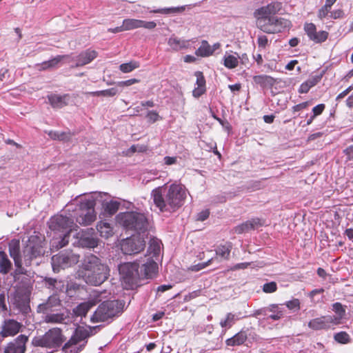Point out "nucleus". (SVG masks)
<instances>
[{"mask_svg":"<svg viewBox=\"0 0 353 353\" xmlns=\"http://www.w3.org/2000/svg\"><path fill=\"white\" fill-rule=\"evenodd\" d=\"M141 23L140 28H144L149 30L154 29L157 26L154 21H145L141 20Z\"/></svg>","mask_w":353,"mask_h":353,"instance_id":"nucleus-59","label":"nucleus"},{"mask_svg":"<svg viewBox=\"0 0 353 353\" xmlns=\"http://www.w3.org/2000/svg\"><path fill=\"white\" fill-rule=\"evenodd\" d=\"M262 225L261 220L259 218H254L236 226L234 228V232L236 234H243L251 230H255Z\"/></svg>","mask_w":353,"mask_h":353,"instance_id":"nucleus-26","label":"nucleus"},{"mask_svg":"<svg viewBox=\"0 0 353 353\" xmlns=\"http://www.w3.org/2000/svg\"><path fill=\"white\" fill-rule=\"evenodd\" d=\"M139 67V63L137 61H130L128 63H122L120 65L119 68L120 70L124 72L128 73L130 72H132L136 68H138Z\"/></svg>","mask_w":353,"mask_h":353,"instance_id":"nucleus-44","label":"nucleus"},{"mask_svg":"<svg viewBox=\"0 0 353 353\" xmlns=\"http://www.w3.org/2000/svg\"><path fill=\"white\" fill-rule=\"evenodd\" d=\"M241 318L239 314L228 312L225 317L221 320L220 325L223 328L230 329Z\"/></svg>","mask_w":353,"mask_h":353,"instance_id":"nucleus-33","label":"nucleus"},{"mask_svg":"<svg viewBox=\"0 0 353 353\" xmlns=\"http://www.w3.org/2000/svg\"><path fill=\"white\" fill-rule=\"evenodd\" d=\"M9 252L17 267L15 273L17 274H25L26 271L22 268L23 262L19 255V242L18 241H12L9 243Z\"/></svg>","mask_w":353,"mask_h":353,"instance_id":"nucleus-20","label":"nucleus"},{"mask_svg":"<svg viewBox=\"0 0 353 353\" xmlns=\"http://www.w3.org/2000/svg\"><path fill=\"white\" fill-rule=\"evenodd\" d=\"M146 117L148 121L152 123L157 121L159 118L158 113L155 111H149Z\"/></svg>","mask_w":353,"mask_h":353,"instance_id":"nucleus-60","label":"nucleus"},{"mask_svg":"<svg viewBox=\"0 0 353 353\" xmlns=\"http://www.w3.org/2000/svg\"><path fill=\"white\" fill-rule=\"evenodd\" d=\"M57 302L55 296L49 297L46 303L39 304L37 306V312L44 314L43 321L47 323H62L69 324L72 321V316H70L69 312L51 313L49 311L51 307Z\"/></svg>","mask_w":353,"mask_h":353,"instance_id":"nucleus-8","label":"nucleus"},{"mask_svg":"<svg viewBox=\"0 0 353 353\" xmlns=\"http://www.w3.org/2000/svg\"><path fill=\"white\" fill-rule=\"evenodd\" d=\"M277 290L276 283L274 281H271L269 283H266L263 285V291L265 293H273L276 292Z\"/></svg>","mask_w":353,"mask_h":353,"instance_id":"nucleus-51","label":"nucleus"},{"mask_svg":"<svg viewBox=\"0 0 353 353\" xmlns=\"http://www.w3.org/2000/svg\"><path fill=\"white\" fill-rule=\"evenodd\" d=\"M70 58V55H57L55 57L48 60V62L51 68H54L58 67L61 61L64 59H69Z\"/></svg>","mask_w":353,"mask_h":353,"instance_id":"nucleus-48","label":"nucleus"},{"mask_svg":"<svg viewBox=\"0 0 353 353\" xmlns=\"http://www.w3.org/2000/svg\"><path fill=\"white\" fill-rule=\"evenodd\" d=\"M64 341V336L60 328L54 327L49 330L45 334L34 337L32 344L37 347L55 348L59 347Z\"/></svg>","mask_w":353,"mask_h":353,"instance_id":"nucleus-11","label":"nucleus"},{"mask_svg":"<svg viewBox=\"0 0 353 353\" xmlns=\"http://www.w3.org/2000/svg\"><path fill=\"white\" fill-rule=\"evenodd\" d=\"M139 81V79H130L126 81H122L117 83L119 86H130L132 84L137 83Z\"/></svg>","mask_w":353,"mask_h":353,"instance_id":"nucleus-61","label":"nucleus"},{"mask_svg":"<svg viewBox=\"0 0 353 353\" xmlns=\"http://www.w3.org/2000/svg\"><path fill=\"white\" fill-rule=\"evenodd\" d=\"M161 243L159 239H152L150 241L148 254L142 260V266L144 268V274L148 276H154L157 271V261L159 260L161 253Z\"/></svg>","mask_w":353,"mask_h":353,"instance_id":"nucleus-9","label":"nucleus"},{"mask_svg":"<svg viewBox=\"0 0 353 353\" xmlns=\"http://www.w3.org/2000/svg\"><path fill=\"white\" fill-rule=\"evenodd\" d=\"M12 265L4 252H0V273L8 274L12 269Z\"/></svg>","mask_w":353,"mask_h":353,"instance_id":"nucleus-36","label":"nucleus"},{"mask_svg":"<svg viewBox=\"0 0 353 353\" xmlns=\"http://www.w3.org/2000/svg\"><path fill=\"white\" fill-rule=\"evenodd\" d=\"M8 299H10V303L14 305L17 308L23 312L28 310V305H27L26 299L20 292H15L14 294H11Z\"/></svg>","mask_w":353,"mask_h":353,"instance_id":"nucleus-27","label":"nucleus"},{"mask_svg":"<svg viewBox=\"0 0 353 353\" xmlns=\"http://www.w3.org/2000/svg\"><path fill=\"white\" fill-rule=\"evenodd\" d=\"M141 20L134 19H126L123 21V26L125 30H130L140 28Z\"/></svg>","mask_w":353,"mask_h":353,"instance_id":"nucleus-42","label":"nucleus"},{"mask_svg":"<svg viewBox=\"0 0 353 353\" xmlns=\"http://www.w3.org/2000/svg\"><path fill=\"white\" fill-rule=\"evenodd\" d=\"M184 10L183 7H170V8H159L157 10H154L150 11V12L152 13H161L163 14H174L178 13L180 12H182Z\"/></svg>","mask_w":353,"mask_h":353,"instance_id":"nucleus-43","label":"nucleus"},{"mask_svg":"<svg viewBox=\"0 0 353 353\" xmlns=\"http://www.w3.org/2000/svg\"><path fill=\"white\" fill-rule=\"evenodd\" d=\"M285 305L289 310H299L300 309V301L298 299H294L286 302Z\"/></svg>","mask_w":353,"mask_h":353,"instance_id":"nucleus-52","label":"nucleus"},{"mask_svg":"<svg viewBox=\"0 0 353 353\" xmlns=\"http://www.w3.org/2000/svg\"><path fill=\"white\" fill-rule=\"evenodd\" d=\"M311 88L312 87L310 86L309 83L307 81H305V82L301 84L299 88V92L301 94L307 93Z\"/></svg>","mask_w":353,"mask_h":353,"instance_id":"nucleus-58","label":"nucleus"},{"mask_svg":"<svg viewBox=\"0 0 353 353\" xmlns=\"http://www.w3.org/2000/svg\"><path fill=\"white\" fill-rule=\"evenodd\" d=\"M97 56V52L95 50L88 49L82 52H81L76 57H71L69 59L70 61H75L74 67H80L83 66L89 63H90L92 60H94Z\"/></svg>","mask_w":353,"mask_h":353,"instance_id":"nucleus-23","label":"nucleus"},{"mask_svg":"<svg viewBox=\"0 0 353 353\" xmlns=\"http://www.w3.org/2000/svg\"><path fill=\"white\" fill-rule=\"evenodd\" d=\"M21 325L15 320L8 319L3 321L0 331V343L5 337L17 334L21 329Z\"/></svg>","mask_w":353,"mask_h":353,"instance_id":"nucleus-18","label":"nucleus"},{"mask_svg":"<svg viewBox=\"0 0 353 353\" xmlns=\"http://www.w3.org/2000/svg\"><path fill=\"white\" fill-rule=\"evenodd\" d=\"M253 79L256 84H259L261 86H272L275 83L273 77L265 74L254 76Z\"/></svg>","mask_w":353,"mask_h":353,"instance_id":"nucleus-37","label":"nucleus"},{"mask_svg":"<svg viewBox=\"0 0 353 353\" xmlns=\"http://www.w3.org/2000/svg\"><path fill=\"white\" fill-rule=\"evenodd\" d=\"M44 282L46 286L55 291L61 290L64 286L63 282L62 281H58L55 279L46 277L44 279Z\"/></svg>","mask_w":353,"mask_h":353,"instance_id":"nucleus-40","label":"nucleus"},{"mask_svg":"<svg viewBox=\"0 0 353 353\" xmlns=\"http://www.w3.org/2000/svg\"><path fill=\"white\" fill-rule=\"evenodd\" d=\"M331 8L327 7V6L324 5L318 12V17L320 19H323L326 17L328 14L330 12Z\"/></svg>","mask_w":353,"mask_h":353,"instance_id":"nucleus-55","label":"nucleus"},{"mask_svg":"<svg viewBox=\"0 0 353 353\" xmlns=\"http://www.w3.org/2000/svg\"><path fill=\"white\" fill-rule=\"evenodd\" d=\"M124 303L118 300L102 302L90 317L92 323L112 319L123 312Z\"/></svg>","mask_w":353,"mask_h":353,"instance_id":"nucleus-4","label":"nucleus"},{"mask_svg":"<svg viewBox=\"0 0 353 353\" xmlns=\"http://www.w3.org/2000/svg\"><path fill=\"white\" fill-rule=\"evenodd\" d=\"M205 88L197 86L196 88H195L193 90L192 95L196 98H199L205 92Z\"/></svg>","mask_w":353,"mask_h":353,"instance_id":"nucleus-64","label":"nucleus"},{"mask_svg":"<svg viewBox=\"0 0 353 353\" xmlns=\"http://www.w3.org/2000/svg\"><path fill=\"white\" fill-rule=\"evenodd\" d=\"M101 294L100 292L94 291L87 301L81 303L73 309V314L81 319L85 317L89 310L101 301Z\"/></svg>","mask_w":353,"mask_h":353,"instance_id":"nucleus-14","label":"nucleus"},{"mask_svg":"<svg viewBox=\"0 0 353 353\" xmlns=\"http://www.w3.org/2000/svg\"><path fill=\"white\" fill-rule=\"evenodd\" d=\"M165 190L166 185L158 187L152 191L151 196L154 205L159 209L161 212H170V208L165 206L167 204V196H165V193H164Z\"/></svg>","mask_w":353,"mask_h":353,"instance_id":"nucleus-17","label":"nucleus"},{"mask_svg":"<svg viewBox=\"0 0 353 353\" xmlns=\"http://www.w3.org/2000/svg\"><path fill=\"white\" fill-rule=\"evenodd\" d=\"M70 99L69 94H51L48 96V101L54 108H61L68 105Z\"/></svg>","mask_w":353,"mask_h":353,"instance_id":"nucleus-28","label":"nucleus"},{"mask_svg":"<svg viewBox=\"0 0 353 353\" xmlns=\"http://www.w3.org/2000/svg\"><path fill=\"white\" fill-rule=\"evenodd\" d=\"M82 267L85 270L84 279L88 284L99 285L108 277V267L102 263L101 260L93 254L85 256Z\"/></svg>","mask_w":353,"mask_h":353,"instance_id":"nucleus-1","label":"nucleus"},{"mask_svg":"<svg viewBox=\"0 0 353 353\" xmlns=\"http://www.w3.org/2000/svg\"><path fill=\"white\" fill-rule=\"evenodd\" d=\"M121 250L125 254H135L142 251L145 246V241L141 233L123 239L120 243Z\"/></svg>","mask_w":353,"mask_h":353,"instance_id":"nucleus-13","label":"nucleus"},{"mask_svg":"<svg viewBox=\"0 0 353 353\" xmlns=\"http://www.w3.org/2000/svg\"><path fill=\"white\" fill-rule=\"evenodd\" d=\"M98 327H77L61 349L62 353H79L85 347L88 339L96 333Z\"/></svg>","mask_w":353,"mask_h":353,"instance_id":"nucleus-3","label":"nucleus"},{"mask_svg":"<svg viewBox=\"0 0 353 353\" xmlns=\"http://www.w3.org/2000/svg\"><path fill=\"white\" fill-rule=\"evenodd\" d=\"M119 274L123 281L129 287L132 286L137 283L139 279L152 278L144 274V268L142 266V260L139 263H125L120 265L119 268Z\"/></svg>","mask_w":353,"mask_h":353,"instance_id":"nucleus-7","label":"nucleus"},{"mask_svg":"<svg viewBox=\"0 0 353 353\" xmlns=\"http://www.w3.org/2000/svg\"><path fill=\"white\" fill-rule=\"evenodd\" d=\"M322 76L321 75H316L314 76L309 79L307 80V81L309 83L310 86L312 88L314 85H316L321 79Z\"/></svg>","mask_w":353,"mask_h":353,"instance_id":"nucleus-62","label":"nucleus"},{"mask_svg":"<svg viewBox=\"0 0 353 353\" xmlns=\"http://www.w3.org/2000/svg\"><path fill=\"white\" fill-rule=\"evenodd\" d=\"M232 250V245L228 243L225 245H220L215 249L216 256L214 260L217 259V256H220L224 260L229 259L230 252Z\"/></svg>","mask_w":353,"mask_h":353,"instance_id":"nucleus-35","label":"nucleus"},{"mask_svg":"<svg viewBox=\"0 0 353 353\" xmlns=\"http://www.w3.org/2000/svg\"><path fill=\"white\" fill-rule=\"evenodd\" d=\"M336 341L341 344H346L350 341V335L345 332H340L334 334Z\"/></svg>","mask_w":353,"mask_h":353,"instance_id":"nucleus-47","label":"nucleus"},{"mask_svg":"<svg viewBox=\"0 0 353 353\" xmlns=\"http://www.w3.org/2000/svg\"><path fill=\"white\" fill-rule=\"evenodd\" d=\"M117 221L126 230L143 233L148 228L145 216L137 212H121L117 216Z\"/></svg>","mask_w":353,"mask_h":353,"instance_id":"nucleus-6","label":"nucleus"},{"mask_svg":"<svg viewBox=\"0 0 353 353\" xmlns=\"http://www.w3.org/2000/svg\"><path fill=\"white\" fill-rule=\"evenodd\" d=\"M73 218L71 216L57 214L52 217L49 221V228L54 232H62L65 234L60 238H53L50 242L52 249L59 250L65 246L69 241L70 232L77 228Z\"/></svg>","mask_w":353,"mask_h":353,"instance_id":"nucleus-2","label":"nucleus"},{"mask_svg":"<svg viewBox=\"0 0 353 353\" xmlns=\"http://www.w3.org/2000/svg\"><path fill=\"white\" fill-rule=\"evenodd\" d=\"M265 6L271 16L279 13L282 9L281 3L278 1L272 2Z\"/></svg>","mask_w":353,"mask_h":353,"instance_id":"nucleus-45","label":"nucleus"},{"mask_svg":"<svg viewBox=\"0 0 353 353\" xmlns=\"http://www.w3.org/2000/svg\"><path fill=\"white\" fill-rule=\"evenodd\" d=\"M48 135L54 140L65 141L69 139V134L64 132L50 131Z\"/></svg>","mask_w":353,"mask_h":353,"instance_id":"nucleus-46","label":"nucleus"},{"mask_svg":"<svg viewBox=\"0 0 353 353\" xmlns=\"http://www.w3.org/2000/svg\"><path fill=\"white\" fill-rule=\"evenodd\" d=\"M253 14L256 19V26L262 31L263 28L266 27L270 19L273 17V16H271L269 13L265 6L256 9Z\"/></svg>","mask_w":353,"mask_h":353,"instance_id":"nucleus-24","label":"nucleus"},{"mask_svg":"<svg viewBox=\"0 0 353 353\" xmlns=\"http://www.w3.org/2000/svg\"><path fill=\"white\" fill-rule=\"evenodd\" d=\"M269 312H276V314H270L268 316V319L277 321L281 319L283 316V308L280 307L277 304H271L268 307H263L259 310H256L254 312L252 316H258L260 315L267 316Z\"/></svg>","mask_w":353,"mask_h":353,"instance_id":"nucleus-19","label":"nucleus"},{"mask_svg":"<svg viewBox=\"0 0 353 353\" xmlns=\"http://www.w3.org/2000/svg\"><path fill=\"white\" fill-rule=\"evenodd\" d=\"M214 258H211L208 261L206 262H204V263H199L197 265H193L192 268H191V270L192 271H199L205 268H206L207 266H208L210 264H211V263L214 261Z\"/></svg>","mask_w":353,"mask_h":353,"instance_id":"nucleus-53","label":"nucleus"},{"mask_svg":"<svg viewBox=\"0 0 353 353\" xmlns=\"http://www.w3.org/2000/svg\"><path fill=\"white\" fill-rule=\"evenodd\" d=\"M309 105L310 102L305 101L293 106L292 109L294 112H299L301 111V110L307 108L309 106Z\"/></svg>","mask_w":353,"mask_h":353,"instance_id":"nucleus-63","label":"nucleus"},{"mask_svg":"<svg viewBox=\"0 0 353 353\" xmlns=\"http://www.w3.org/2000/svg\"><path fill=\"white\" fill-rule=\"evenodd\" d=\"M195 76L196 77V85L199 87L205 88V79L201 72H196Z\"/></svg>","mask_w":353,"mask_h":353,"instance_id":"nucleus-54","label":"nucleus"},{"mask_svg":"<svg viewBox=\"0 0 353 353\" xmlns=\"http://www.w3.org/2000/svg\"><path fill=\"white\" fill-rule=\"evenodd\" d=\"M248 339V334L246 330H241L232 337L228 339L225 341V344L228 346H238L243 344Z\"/></svg>","mask_w":353,"mask_h":353,"instance_id":"nucleus-29","label":"nucleus"},{"mask_svg":"<svg viewBox=\"0 0 353 353\" xmlns=\"http://www.w3.org/2000/svg\"><path fill=\"white\" fill-rule=\"evenodd\" d=\"M332 310L336 313V315L344 318L345 315V310L341 303H334L332 305Z\"/></svg>","mask_w":353,"mask_h":353,"instance_id":"nucleus-50","label":"nucleus"},{"mask_svg":"<svg viewBox=\"0 0 353 353\" xmlns=\"http://www.w3.org/2000/svg\"><path fill=\"white\" fill-rule=\"evenodd\" d=\"M210 215L209 210H204L197 214L196 220L199 221H203L206 220Z\"/></svg>","mask_w":353,"mask_h":353,"instance_id":"nucleus-57","label":"nucleus"},{"mask_svg":"<svg viewBox=\"0 0 353 353\" xmlns=\"http://www.w3.org/2000/svg\"><path fill=\"white\" fill-rule=\"evenodd\" d=\"M102 205L104 210L109 214L112 215L119 210L120 203L114 200H110L109 201H104Z\"/></svg>","mask_w":353,"mask_h":353,"instance_id":"nucleus-39","label":"nucleus"},{"mask_svg":"<svg viewBox=\"0 0 353 353\" xmlns=\"http://www.w3.org/2000/svg\"><path fill=\"white\" fill-rule=\"evenodd\" d=\"M80 256L72 251L61 252L52 257V266L54 272H58L60 268L65 269L77 264Z\"/></svg>","mask_w":353,"mask_h":353,"instance_id":"nucleus-12","label":"nucleus"},{"mask_svg":"<svg viewBox=\"0 0 353 353\" xmlns=\"http://www.w3.org/2000/svg\"><path fill=\"white\" fill-rule=\"evenodd\" d=\"M43 253L42 246L40 243H34L30 239L23 251V263L26 266L31 264L33 259L41 255Z\"/></svg>","mask_w":353,"mask_h":353,"instance_id":"nucleus-15","label":"nucleus"},{"mask_svg":"<svg viewBox=\"0 0 353 353\" xmlns=\"http://www.w3.org/2000/svg\"><path fill=\"white\" fill-rule=\"evenodd\" d=\"M28 337L25 335H19L12 342H10L5 349V353H25L26 343Z\"/></svg>","mask_w":353,"mask_h":353,"instance_id":"nucleus-25","label":"nucleus"},{"mask_svg":"<svg viewBox=\"0 0 353 353\" xmlns=\"http://www.w3.org/2000/svg\"><path fill=\"white\" fill-rule=\"evenodd\" d=\"M291 26V22L282 17H273L270 19L266 27L263 28V32L274 34L276 32H281L286 28H289Z\"/></svg>","mask_w":353,"mask_h":353,"instance_id":"nucleus-16","label":"nucleus"},{"mask_svg":"<svg viewBox=\"0 0 353 353\" xmlns=\"http://www.w3.org/2000/svg\"><path fill=\"white\" fill-rule=\"evenodd\" d=\"M97 229L101 236L105 239H108L113 235V228L110 223L106 221L99 222L97 225Z\"/></svg>","mask_w":353,"mask_h":353,"instance_id":"nucleus-32","label":"nucleus"},{"mask_svg":"<svg viewBox=\"0 0 353 353\" xmlns=\"http://www.w3.org/2000/svg\"><path fill=\"white\" fill-rule=\"evenodd\" d=\"M94 230L87 229L78 234L79 243L83 248H94L99 245V239L92 236Z\"/></svg>","mask_w":353,"mask_h":353,"instance_id":"nucleus-22","label":"nucleus"},{"mask_svg":"<svg viewBox=\"0 0 353 353\" xmlns=\"http://www.w3.org/2000/svg\"><path fill=\"white\" fill-rule=\"evenodd\" d=\"M325 320L327 321V327L328 329L332 325H339L341 322V319H343L340 316L335 315V316H325Z\"/></svg>","mask_w":353,"mask_h":353,"instance_id":"nucleus-49","label":"nucleus"},{"mask_svg":"<svg viewBox=\"0 0 353 353\" xmlns=\"http://www.w3.org/2000/svg\"><path fill=\"white\" fill-rule=\"evenodd\" d=\"M239 54L236 52H225L223 58V63L228 69L235 68L239 65Z\"/></svg>","mask_w":353,"mask_h":353,"instance_id":"nucleus-30","label":"nucleus"},{"mask_svg":"<svg viewBox=\"0 0 353 353\" xmlns=\"http://www.w3.org/2000/svg\"><path fill=\"white\" fill-rule=\"evenodd\" d=\"M196 54L200 57H209L213 54V49L208 41H203L200 47L196 50Z\"/></svg>","mask_w":353,"mask_h":353,"instance_id":"nucleus-38","label":"nucleus"},{"mask_svg":"<svg viewBox=\"0 0 353 353\" xmlns=\"http://www.w3.org/2000/svg\"><path fill=\"white\" fill-rule=\"evenodd\" d=\"M304 30L309 39L316 43L325 41L328 37V32L326 31L317 32L316 26L312 23H306L304 25Z\"/></svg>","mask_w":353,"mask_h":353,"instance_id":"nucleus-21","label":"nucleus"},{"mask_svg":"<svg viewBox=\"0 0 353 353\" xmlns=\"http://www.w3.org/2000/svg\"><path fill=\"white\" fill-rule=\"evenodd\" d=\"M165 196H167L166 205L170 208V212H174L184 203L186 197V190L184 186L179 184H171L166 185Z\"/></svg>","mask_w":353,"mask_h":353,"instance_id":"nucleus-10","label":"nucleus"},{"mask_svg":"<svg viewBox=\"0 0 353 353\" xmlns=\"http://www.w3.org/2000/svg\"><path fill=\"white\" fill-rule=\"evenodd\" d=\"M168 43L170 48L175 51L188 48L190 46L189 41L181 39L175 37H171L168 39Z\"/></svg>","mask_w":353,"mask_h":353,"instance_id":"nucleus-31","label":"nucleus"},{"mask_svg":"<svg viewBox=\"0 0 353 353\" xmlns=\"http://www.w3.org/2000/svg\"><path fill=\"white\" fill-rule=\"evenodd\" d=\"M308 327L313 330L328 329L325 316L310 320L308 323Z\"/></svg>","mask_w":353,"mask_h":353,"instance_id":"nucleus-34","label":"nucleus"},{"mask_svg":"<svg viewBox=\"0 0 353 353\" xmlns=\"http://www.w3.org/2000/svg\"><path fill=\"white\" fill-rule=\"evenodd\" d=\"M325 105L323 103L319 104L312 108L314 117L320 115L324 110Z\"/></svg>","mask_w":353,"mask_h":353,"instance_id":"nucleus-56","label":"nucleus"},{"mask_svg":"<svg viewBox=\"0 0 353 353\" xmlns=\"http://www.w3.org/2000/svg\"><path fill=\"white\" fill-rule=\"evenodd\" d=\"M118 92V90L115 88H111L110 89L104 90H99V91H94V92H88V94H90L91 96L94 97H113L116 95Z\"/></svg>","mask_w":353,"mask_h":353,"instance_id":"nucleus-41","label":"nucleus"},{"mask_svg":"<svg viewBox=\"0 0 353 353\" xmlns=\"http://www.w3.org/2000/svg\"><path fill=\"white\" fill-rule=\"evenodd\" d=\"M106 196L105 193L95 192L94 196L88 195L81 198L79 202V208L80 210L79 214L77 216L76 221L80 225H90L96 219V214L94 212L95 201L98 196Z\"/></svg>","mask_w":353,"mask_h":353,"instance_id":"nucleus-5","label":"nucleus"}]
</instances>
